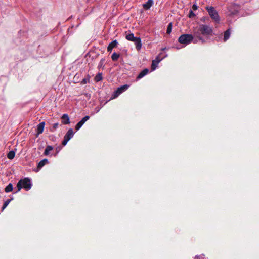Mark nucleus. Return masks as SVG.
<instances>
[{
  "mask_svg": "<svg viewBox=\"0 0 259 259\" xmlns=\"http://www.w3.org/2000/svg\"><path fill=\"white\" fill-rule=\"evenodd\" d=\"M194 35L198 42L204 44L206 42V39L212 35L213 28L212 27L206 24H201L198 27H195L193 29Z\"/></svg>",
  "mask_w": 259,
  "mask_h": 259,
  "instance_id": "1",
  "label": "nucleus"
},
{
  "mask_svg": "<svg viewBox=\"0 0 259 259\" xmlns=\"http://www.w3.org/2000/svg\"><path fill=\"white\" fill-rule=\"evenodd\" d=\"M194 35V31H193V34H184L181 35L178 38V41L185 46L188 45L191 42L194 44L198 43V40L196 39Z\"/></svg>",
  "mask_w": 259,
  "mask_h": 259,
  "instance_id": "2",
  "label": "nucleus"
},
{
  "mask_svg": "<svg viewBox=\"0 0 259 259\" xmlns=\"http://www.w3.org/2000/svg\"><path fill=\"white\" fill-rule=\"evenodd\" d=\"M18 191H20L22 188L26 190H29L32 187L31 180L28 178H25L19 181L17 184Z\"/></svg>",
  "mask_w": 259,
  "mask_h": 259,
  "instance_id": "3",
  "label": "nucleus"
},
{
  "mask_svg": "<svg viewBox=\"0 0 259 259\" xmlns=\"http://www.w3.org/2000/svg\"><path fill=\"white\" fill-rule=\"evenodd\" d=\"M206 9L207 10L211 19H213L216 23H219L220 21V17L214 7L212 6L206 7Z\"/></svg>",
  "mask_w": 259,
  "mask_h": 259,
  "instance_id": "4",
  "label": "nucleus"
},
{
  "mask_svg": "<svg viewBox=\"0 0 259 259\" xmlns=\"http://www.w3.org/2000/svg\"><path fill=\"white\" fill-rule=\"evenodd\" d=\"M130 87L128 84H124L118 87L116 91L114 92L112 95V99H115L119 96L123 92L126 91Z\"/></svg>",
  "mask_w": 259,
  "mask_h": 259,
  "instance_id": "5",
  "label": "nucleus"
},
{
  "mask_svg": "<svg viewBox=\"0 0 259 259\" xmlns=\"http://www.w3.org/2000/svg\"><path fill=\"white\" fill-rule=\"evenodd\" d=\"M90 118V116L88 115H86L83 117L80 121H79L75 125V130L76 131L79 130L81 126L83 125V124Z\"/></svg>",
  "mask_w": 259,
  "mask_h": 259,
  "instance_id": "6",
  "label": "nucleus"
},
{
  "mask_svg": "<svg viewBox=\"0 0 259 259\" xmlns=\"http://www.w3.org/2000/svg\"><path fill=\"white\" fill-rule=\"evenodd\" d=\"M164 57L160 58L159 56H157L155 60H153L152 62L151 69L152 71H154L157 67L159 63L164 58Z\"/></svg>",
  "mask_w": 259,
  "mask_h": 259,
  "instance_id": "7",
  "label": "nucleus"
},
{
  "mask_svg": "<svg viewBox=\"0 0 259 259\" xmlns=\"http://www.w3.org/2000/svg\"><path fill=\"white\" fill-rule=\"evenodd\" d=\"M117 45H118V41L117 40H114L111 41L110 43H109V44L107 47L108 52H111L114 48L117 46Z\"/></svg>",
  "mask_w": 259,
  "mask_h": 259,
  "instance_id": "8",
  "label": "nucleus"
},
{
  "mask_svg": "<svg viewBox=\"0 0 259 259\" xmlns=\"http://www.w3.org/2000/svg\"><path fill=\"white\" fill-rule=\"evenodd\" d=\"M133 42H134L136 46V49L138 51H139L142 47V42L141 38L140 37H136V38Z\"/></svg>",
  "mask_w": 259,
  "mask_h": 259,
  "instance_id": "9",
  "label": "nucleus"
},
{
  "mask_svg": "<svg viewBox=\"0 0 259 259\" xmlns=\"http://www.w3.org/2000/svg\"><path fill=\"white\" fill-rule=\"evenodd\" d=\"M153 4V0H148L147 2L143 4V7L145 10H149Z\"/></svg>",
  "mask_w": 259,
  "mask_h": 259,
  "instance_id": "10",
  "label": "nucleus"
},
{
  "mask_svg": "<svg viewBox=\"0 0 259 259\" xmlns=\"http://www.w3.org/2000/svg\"><path fill=\"white\" fill-rule=\"evenodd\" d=\"M149 72V69L147 68H145L143 69L141 72L138 74L137 77H136V79L139 80L141 78H143L144 76H145L146 75L148 74Z\"/></svg>",
  "mask_w": 259,
  "mask_h": 259,
  "instance_id": "11",
  "label": "nucleus"
},
{
  "mask_svg": "<svg viewBox=\"0 0 259 259\" xmlns=\"http://www.w3.org/2000/svg\"><path fill=\"white\" fill-rule=\"evenodd\" d=\"M45 125V122H41L37 125L36 130L37 135H39L43 132Z\"/></svg>",
  "mask_w": 259,
  "mask_h": 259,
  "instance_id": "12",
  "label": "nucleus"
},
{
  "mask_svg": "<svg viewBox=\"0 0 259 259\" xmlns=\"http://www.w3.org/2000/svg\"><path fill=\"white\" fill-rule=\"evenodd\" d=\"M62 123L64 124H68L70 123L69 117L67 114H64L61 117Z\"/></svg>",
  "mask_w": 259,
  "mask_h": 259,
  "instance_id": "13",
  "label": "nucleus"
},
{
  "mask_svg": "<svg viewBox=\"0 0 259 259\" xmlns=\"http://www.w3.org/2000/svg\"><path fill=\"white\" fill-rule=\"evenodd\" d=\"M74 133L72 128H69L64 137L69 140L73 137Z\"/></svg>",
  "mask_w": 259,
  "mask_h": 259,
  "instance_id": "14",
  "label": "nucleus"
},
{
  "mask_svg": "<svg viewBox=\"0 0 259 259\" xmlns=\"http://www.w3.org/2000/svg\"><path fill=\"white\" fill-rule=\"evenodd\" d=\"M230 34H231L230 29H228L226 31H225L224 32V38H223V40H224V42L226 41L230 38Z\"/></svg>",
  "mask_w": 259,
  "mask_h": 259,
  "instance_id": "15",
  "label": "nucleus"
},
{
  "mask_svg": "<svg viewBox=\"0 0 259 259\" xmlns=\"http://www.w3.org/2000/svg\"><path fill=\"white\" fill-rule=\"evenodd\" d=\"M48 163V160L47 159H44L41 160L38 164L37 168L40 169L46 164Z\"/></svg>",
  "mask_w": 259,
  "mask_h": 259,
  "instance_id": "16",
  "label": "nucleus"
},
{
  "mask_svg": "<svg viewBox=\"0 0 259 259\" xmlns=\"http://www.w3.org/2000/svg\"><path fill=\"white\" fill-rule=\"evenodd\" d=\"M137 37H135L133 33H129L126 35V38L131 41H134V40Z\"/></svg>",
  "mask_w": 259,
  "mask_h": 259,
  "instance_id": "17",
  "label": "nucleus"
},
{
  "mask_svg": "<svg viewBox=\"0 0 259 259\" xmlns=\"http://www.w3.org/2000/svg\"><path fill=\"white\" fill-rule=\"evenodd\" d=\"M53 149V147L52 146L48 145L45 150V151L44 152V154L45 155H48L51 150H52Z\"/></svg>",
  "mask_w": 259,
  "mask_h": 259,
  "instance_id": "18",
  "label": "nucleus"
},
{
  "mask_svg": "<svg viewBox=\"0 0 259 259\" xmlns=\"http://www.w3.org/2000/svg\"><path fill=\"white\" fill-rule=\"evenodd\" d=\"M13 189V186L12 183H9L5 188V191L7 193L11 192Z\"/></svg>",
  "mask_w": 259,
  "mask_h": 259,
  "instance_id": "19",
  "label": "nucleus"
},
{
  "mask_svg": "<svg viewBox=\"0 0 259 259\" xmlns=\"http://www.w3.org/2000/svg\"><path fill=\"white\" fill-rule=\"evenodd\" d=\"M15 156V152L13 150L10 151L7 154V157L9 159H13Z\"/></svg>",
  "mask_w": 259,
  "mask_h": 259,
  "instance_id": "20",
  "label": "nucleus"
},
{
  "mask_svg": "<svg viewBox=\"0 0 259 259\" xmlns=\"http://www.w3.org/2000/svg\"><path fill=\"white\" fill-rule=\"evenodd\" d=\"M120 57V55L116 52H114L111 56V58L113 61L118 60Z\"/></svg>",
  "mask_w": 259,
  "mask_h": 259,
  "instance_id": "21",
  "label": "nucleus"
},
{
  "mask_svg": "<svg viewBox=\"0 0 259 259\" xmlns=\"http://www.w3.org/2000/svg\"><path fill=\"white\" fill-rule=\"evenodd\" d=\"M102 79H103V77H102V73H99L95 76V79L96 82H99V81H101V80H102Z\"/></svg>",
  "mask_w": 259,
  "mask_h": 259,
  "instance_id": "22",
  "label": "nucleus"
},
{
  "mask_svg": "<svg viewBox=\"0 0 259 259\" xmlns=\"http://www.w3.org/2000/svg\"><path fill=\"white\" fill-rule=\"evenodd\" d=\"M172 29V23L171 22L169 23L167 26L166 33L167 34H170L171 32Z\"/></svg>",
  "mask_w": 259,
  "mask_h": 259,
  "instance_id": "23",
  "label": "nucleus"
},
{
  "mask_svg": "<svg viewBox=\"0 0 259 259\" xmlns=\"http://www.w3.org/2000/svg\"><path fill=\"white\" fill-rule=\"evenodd\" d=\"M90 76L88 75L86 77L84 78L81 81V83L82 84H85L89 82Z\"/></svg>",
  "mask_w": 259,
  "mask_h": 259,
  "instance_id": "24",
  "label": "nucleus"
},
{
  "mask_svg": "<svg viewBox=\"0 0 259 259\" xmlns=\"http://www.w3.org/2000/svg\"><path fill=\"white\" fill-rule=\"evenodd\" d=\"M59 125L58 123H55L53 124L52 127L50 128V131L52 132H54L56 131V130L58 128Z\"/></svg>",
  "mask_w": 259,
  "mask_h": 259,
  "instance_id": "25",
  "label": "nucleus"
},
{
  "mask_svg": "<svg viewBox=\"0 0 259 259\" xmlns=\"http://www.w3.org/2000/svg\"><path fill=\"white\" fill-rule=\"evenodd\" d=\"M11 201V199H8L6 201H5V202H4V205L3 206V207H2V210H4L5 209V208L10 203Z\"/></svg>",
  "mask_w": 259,
  "mask_h": 259,
  "instance_id": "26",
  "label": "nucleus"
},
{
  "mask_svg": "<svg viewBox=\"0 0 259 259\" xmlns=\"http://www.w3.org/2000/svg\"><path fill=\"white\" fill-rule=\"evenodd\" d=\"M196 16L195 14L193 12L192 10H190L189 13V17L190 18H193Z\"/></svg>",
  "mask_w": 259,
  "mask_h": 259,
  "instance_id": "27",
  "label": "nucleus"
},
{
  "mask_svg": "<svg viewBox=\"0 0 259 259\" xmlns=\"http://www.w3.org/2000/svg\"><path fill=\"white\" fill-rule=\"evenodd\" d=\"M69 141V139H68L66 138H65V137H64V139L62 142V144L63 146H65Z\"/></svg>",
  "mask_w": 259,
  "mask_h": 259,
  "instance_id": "28",
  "label": "nucleus"
},
{
  "mask_svg": "<svg viewBox=\"0 0 259 259\" xmlns=\"http://www.w3.org/2000/svg\"><path fill=\"white\" fill-rule=\"evenodd\" d=\"M105 61V59H103V58L100 61L98 67H101L104 65Z\"/></svg>",
  "mask_w": 259,
  "mask_h": 259,
  "instance_id": "29",
  "label": "nucleus"
},
{
  "mask_svg": "<svg viewBox=\"0 0 259 259\" xmlns=\"http://www.w3.org/2000/svg\"><path fill=\"white\" fill-rule=\"evenodd\" d=\"M198 7L197 6V5L196 4H193V6H192V9H193L192 10L193 11V10L195 11V10H197Z\"/></svg>",
  "mask_w": 259,
  "mask_h": 259,
  "instance_id": "30",
  "label": "nucleus"
},
{
  "mask_svg": "<svg viewBox=\"0 0 259 259\" xmlns=\"http://www.w3.org/2000/svg\"><path fill=\"white\" fill-rule=\"evenodd\" d=\"M199 257V256H195V258H198Z\"/></svg>",
  "mask_w": 259,
  "mask_h": 259,
  "instance_id": "31",
  "label": "nucleus"
}]
</instances>
